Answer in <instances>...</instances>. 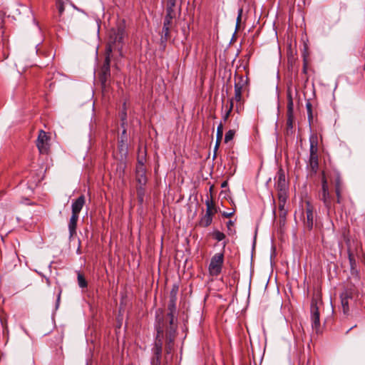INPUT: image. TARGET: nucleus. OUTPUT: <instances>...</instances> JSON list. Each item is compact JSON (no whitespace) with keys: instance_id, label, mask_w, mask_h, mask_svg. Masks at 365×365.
Wrapping results in <instances>:
<instances>
[{"instance_id":"nucleus-38","label":"nucleus","mask_w":365,"mask_h":365,"mask_svg":"<svg viewBox=\"0 0 365 365\" xmlns=\"http://www.w3.org/2000/svg\"><path fill=\"white\" fill-rule=\"evenodd\" d=\"M242 15V9H240L238 10L237 18V28L239 26V24L241 22Z\"/></svg>"},{"instance_id":"nucleus-4","label":"nucleus","mask_w":365,"mask_h":365,"mask_svg":"<svg viewBox=\"0 0 365 365\" xmlns=\"http://www.w3.org/2000/svg\"><path fill=\"white\" fill-rule=\"evenodd\" d=\"M125 37V29L122 26L112 29L110 32L108 46H111L112 50H118L121 52L123 48V40Z\"/></svg>"},{"instance_id":"nucleus-42","label":"nucleus","mask_w":365,"mask_h":365,"mask_svg":"<svg viewBox=\"0 0 365 365\" xmlns=\"http://www.w3.org/2000/svg\"><path fill=\"white\" fill-rule=\"evenodd\" d=\"M232 225V221H229L228 224H227V226L229 227L230 225Z\"/></svg>"},{"instance_id":"nucleus-10","label":"nucleus","mask_w":365,"mask_h":365,"mask_svg":"<svg viewBox=\"0 0 365 365\" xmlns=\"http://www.w3.org/2000/svg\"><path fill=\"white\" fill-rule=\"evenodd\" d=\"M276 187L279 191V193L286 194V190L287 187V182L284 171L280 168L277 175Z\"/></svg>"},{"instance_id":"nucleus-30","label":"nucleus","mask_w":365,"mask_h":365,"mask_svg":"<svg viewBox=\"0 0 365 365\" xmlns=\"http://www.w3.org/2000/svg\"><path fill=\"white\" fill-rule=\"evenodd\" d=\"M213 237L218 242L223 240L225 238V235L220 231H215L212 234Z\"/></svg>"},{"instance_id":"nucleus-2","label":"nucleus","mask_w":365,"mask_h":365,"mask_svg":"<svg viewBox=\"0 0 365 365\" xmlns=\"http://www.w3.org/2000/svg\"><path fill=\"white\" fill-rule=\"evenodd\" d=\"M319 198L323 202L324 205L327 209L328 212L334 210V200L329 192L328 181L324 172H322V190L319 193Z\"/></svg>"},{"instance_id":"nucleus-24","label":"nucleus","mask_w":365,"mask_h":365,"mask_svg":"<svg viewBox=\"0 0 365 365\" xmlns=\"http://www.w3.org/2000/svg\"><path fill=\"white\" fill-rule=\"evenodd\" d=\"M112 51L113 50H112L111 46L107 47V48H106L107 54H106V57L105 62H104L103 68H107L108 67V68H110V53H111Z\"/></svg>"},{"instance_id":"nucleus-20","label":"nucleus","mask_w":365,"mask_h":365,"mask_svg":"<svg viewBox=\"0 0 365 365\" xmlns=\"http://www.w3.org/2000/svg\"><path fill=\"white\" fill-rule=\"evenodd\" d=\"M170 327L167 328L166 329V351L168 354L170 353L171 350L173 349V345L175 340L176 331L174 332L173 337L172 340L170 339V334H169Z\"/></svg>"},{"instance_id":"nucleus-34","label":"nucleus","mask_w":365,"mask_h":365,"mask_svg":"<svg viewBox=\"0 0 365 365\" xmlns=\"http://www.w3.org/2000/svg\"><path fill=\"white\" fill-rule=\"evenodd\" d=\"M232 108H233V99L232 98V99H230V106H229V108H228V110L226 111V113H225V115H224V116H223V118H224V120H226L228 118V117L230 116V113H231V111H232Z\"/></svg>"},{"instance_id":"nucleus-15","label":"nucleus","mask_w":365,"mask_h":365,"mask_svg":"<svg viewBox=\"0 0 365 365\" xmlns=\"http://www.w3.org/2000/svg\"><path fill=\"white\" fill-rule=\"evenodd\" d=\"M79 216L71 214L68 222L69 238L71 239L76 235L77 222Z\"/></svg>"},{"instance_id":"nucleus-40","label":"nucleus","mask_w":365,"mask_h":365,"mask_svg":"<svg viewBox=\"0 0 365 365\" xmlns=\"http://www.w3.org/2000/svg\"><path fill=\"white\" fill-rule=\"evenodd\" d=\"M234 212H224L222 215L225 217H230L233 215Z\"/></svg>"},{"instance_id":"nucleus-22","label":"nucleus","mask_w":365,"mask_h":365,"mask_svg":"<svg viewBox=\"0 0 365 365\" xmlns=\"http://www.w3.org/2000/svg\"><path fill=\"white\" fill-rule=\"evenodd\" d=\"M287 132L289 130L292 132V129L294 127V110L293 111H289L287 110Z\"/></svg>"},{"instance_id":"nucleus-35","label":"nucleus","mask_w":365,"mask_h":365,"mask_svg":"<svg viewBox=\"0 0 365 365\" xmlns=\"http://www.w3.org/2000/svg\"><path fill=\"white\" fill-rule=\"evenodd\" d=\"M178 291V287H174L170 293V299L177 300V294Z\"/></svg>"},{"instance_id":"nucleus-9","label":"nucleus","mask_w":365,"mask_h":365,"mask_svg":"<svg viewBox=\"0 0 365 365\" xmlns=\"http://www.w3.org/2000/svg\"><path fill=\"white\" fill-rule=\"evenodd\" d=\"M311 319L312 327L317 331L320 327V319L317 301L314 298L312 299L311 302Z\"/></svg>"},{"instance_id":"nucleus-23","label":"nucleus","mask_w":365,"mask_h":365,"mask_svg":"<svg viewBox=\"0 0 365 365\" xmlns=\"http://www.w3.org/2000/svg\"><path fill=\"white\" fill-rule=\"evenodd\" d=\"M222 135H223V126H222V124L220 123L217 128V139H216V144H215V150L218 148V147L220 144V142L222 138Z\"/></svg>"},{"instance_id":"nucleus-5","label":"nucleus","mask_w":365,"mask_h":365,"mask_svg":"<svg viewBox=\"0 0 365 365\" xmlns=\"http://www.w3.org/2000/svg\"><path fill=\"white\" fill-rule=\"evenodd\" d=\"M224 264V254L222 252L216 253L211 258L208 267L209 273L212 277L218 276L222 269Z\"/></svg>"},{"instance_id":"nucleus-31","label":"nucleus","mask_w":365,"mask_h":365,"mask_svg":"<svg viewBox=\"0 0 365 365\" xmlns=\"http://www.w3.org/2000/svg\"><path fill=\"white\" fill-rule=\"evenodd\" d=\"M235 130H228L226 133H225V143H228L229 141H230L231 140L233 139L234 136H235Z\"/></svg>"},{"instance_id":"nucleus-12","label":"nucleus","mask_w":365,"mask_h":365,"mask_svg":"<svg viewBox=\"0 0 365 365\" xmlns=\"http://www.w3.org/2000/svg\"><path fill=\"white\" fill-rule=\"evenodd\" d=\"M248 78L244 76H239V81L235 84V100L240 102L242 100V92L244 86L247 84Z\"/></svg>"},{"instance_id":"nucleus-36","label":"nucleus","mask_w":365,"mask_h":365,"mask_svg":"<svg viewBox=\"0 0 365 365\" xmlns=\"http://www.w3.org/2000/svg\"><path fill=\"white\" fill-rule=\"evenodd\" d=\"M143 186L144 185H140L137 189L138 198L140 202H143V194H144Z\"/></svg>"},{"instance_id":"nucleus-33","label":"nucleus","mask_w":365,"mask_h":365,"mask_svg":"<svg viewBox=\"0 0 365 365\" xmlns=\"http://www.w3.org/2000/svg\"><path fill=\"white\" fill-rule=\"evenodd\" d=\"M287 215V210H279V217L280 223H284L285 222Z\"/></svg>"},{"instance_id":"nucleus-39","label":"nucleus","mask_w":365,"mask_h":365,"mask_svg":"<svg viewBox=\"0 0 365 365\" xmlns=\"http://www.w3.org/2000/svg\"><path fill=\"white\" fill-rule=\"evenodd\" d=\"M178 0H168L166 6L175 7Z\"/></svg>"},{"instance_id":"nucleus-29","label":"nucleus","mask_w":365,"mask_h":365,"mask_svg":"<svg viewBox=\"0 0 365 365\" xmlns=\"http://www.w3.org/2000/svg\"><path fill=\"white\" fill-rule=\"evenodd\" d=\"M78 283L80 287L81 288H86L88 286L87 281L86 280L83 275L81 273L78 274Z\"/></svg>"},{"instance_id":"nucleus-43","label":"nucleus","mask_w":365,"mask_h":365,"mask_svg":"<svg viewBox=\"0 0 365 365\" xmlns=\"http://www.w3.org/2000/svg\"><path fill=\"white\" fill-rule=\"evenodd\" d=\"M304 71H306V63H304Z\"/></svg>"},{"instance_id":"nucleus-13","label":"nucleus","mask_w":365,"mask_h":365,"mask_svg":"<svg viewBox=\"0 0 365 365\" xmlns=\"http://www.w3.org/2000/svg\"><path fill=\"white\" fill-rule=\"evenodd\" d=\"M86 203V197L83 195L79 196L72 202L71 214L79 216V213Z\"/></svg>"},{"instance_id":"nucleus-27","label":"nucleus","mask_w":365,"mask_h":365,"mask_svg":"<svg viewBox=\"0 0 365 365\" xmlns=\"http://www.w3.org/2000/svg\"><path fill=\"white\" fill-rule=\"evenodd\" d=\"M286 203V194L284 193H279V210H286L284 208Z\"/></svg>"},{"instance_id":"nucleus-8","label":"nucleus","mask_w":365,"mask_h":365,"mask_svg":"<svg viewBox=\"0 0 365 365\" xmlns=\"http://www.w3.org/2000/svg\"><path fill=\"white\" fill-rule=\"evenodd\" d=\"M167 328H169L168 325L164 324L163 320L161 322L158 319V322L155 324V329L157 331L155 344L153 347L163 348V341L164 338V332L166 333Z\"/></svg>"},{"instance_id":"nucleus-44","label":"nucleus","mask_w":365,"mask_h":365,"mask_svg":"<svg viewBox=\"0 0 365 365\" xmlns=\"http://www.w3.org/2000/svg\"><path fill=\"white\" fill-rule=\"evenodd\" d=\"M180 10H181V6L180 5L179 6V11H180Z\"/></svg>"},{"instance_id":"nucleus-41","label":"nucleus","mask_w":365,"mask_h":365,"mask_svg":"<svg viewBox=\"0 0 365 365\" xmlns=\"http://www.w3.org/2000/svg\"><path fill=\"white\" fill-rule=\"evenodd\" d=\"M227 182L226 181L223 182L221 185L222 187H225L227 186Z\"/></svg>"},{"instance_id":"nucleus-32","label":"nucleus","mask_w":365,"mask_h":365,"mask_svg":"<svg viewBox=\"0 0 365 365\" xmlns=\"http://www.w3.org/2000/svg\"><path fill=\"white\" fill-rule=\"evenodd\" d=\"M205 204H206V206H207L206 210H209L210 211V214L214 215L215 212V210H215V205H214L212 201L207 200Z\"/></svg>"},{"instance_id":"nucleus-37","label":"nucleus","mask_w":365,"mask_h":365,"mask_svg":"<svg viewBox=\"0 0 365 365\" xmlns=\"http://www.w3.org/2000/svg\"><path fill=\"white\" fill-rule=\"evenodd\" d=\"M341 304H342V307H343V310H344V312L346 314L349 311V303H348V299L344 298V299H341Z\"/></svg>"},{"instance_id":"nucleus-28","label":"nucleus","mask_w":365,"mask_h":365,"mask_svg":"<svg viewBox=\"0 0 365 365\" xmlns=\"http://www.w3.org/2000/svg\"><path fill=\"white\" fill-rule=\"evenodd\" d=\"M306 108H307V110L308 120H309V123H311L313 120V114H312V105L309 101L307 102Z\"/></svg>"},{"instance_id":"nucleus-19","label":"nucleus","mask_w":365,"mask_h":365,"mask_svg":"<svg viewBox=\"0 0 365 365\" xmlns=\"http://www.w3.org/2000/svg\"><path fill=\"white\" fill-rule=\"evenodd\" d=\"M172 27V26L165 25V24H163L162 34L160 37V41L162 43H165L170 38V31Z\"/></svg>"},{"instance_id":"nucleus-26","label":"nucleus","mask_w":365,"mask_h":365,"mask_svg":"<svg viewBox=\"0 0 365 365\" xmlns=\"http://www.w3.org/2000/svg\"><path fill=\"white\" fill-rule=\"evenodd\" d=\"M68 1V0H56V7L58 11L59 16H61L64 11V5Z\"/></svg>"},{"instance_id":"nucleus-17","label":"nucleus","mask_w":365,"mask_h":365,"mask_svg":"<svg viewBox=\"0 0 365 365\" xmlns=\"http://www.w3.org/2000/svg\"><path fill=\"white\" fill-rule=\"evenodd\" d=\"M214 215L210 214L209 210H206L204 216H202L200 220L199 225L201 227H207L211 225L212 222V216Z\"/></svg>"},{"instance_id":"nucleus-21","label":"nucleus","mask_w":365,"mask_h":365,"mask_svg":"<svg viewBox=\"0 0 365 365\" xmlns=\"http://www.w3.org/2000/svg\"><path fill=\"white\" fill-rule=\"evenodd\" d=\"M110 68H108V67L102 68V71H101V73L99 76V78H100V81H101L102 85H103V86L106 85L108 78L110 77Z\"/></svg>"},{"instance_id":"nucleus-7","label":"nucleus","mask_w":365,"mask_h":365,"mask_svg":"<svg viewBox=\"0 0 365 365\" xmlns=\"http://www.w3.org/2000/svg\"><path fill=\"white\" fill-rule=\"evenodd\" d=\"M50 136L41 130L36 140V146L41 154H47L50 149Z\"/></svg>"},{"instance_id":"nucleus-6","label":"nucleus","mask_w":365,"mask_h":365,"mask_svg":"<svg viewBox=\"0 0 365 365\" xmlns=\"http://www.w3.org/2000/svg\"><path fill=\"white\" fill-rule=\"evenodd\" d=\"M305 210L304 212L303 224L304 228L307 230H311L314 225V207L309 201L305 202Z\"/></svg>"},{"instance_id":"nucleus-16","label":"nucleus","mask_w":365,"mask_h":365,"mask_svg":"<svg viewBox=\"0 0 365 365\" xmlns=\"http://www.w3.org/2000/svg\"><path fill=\"white\" fill-rule=\"evenodd\" d=\"M342 190H343V188H342V185H341V178H340L339 175L337 174L336 178L335 179V193H336V202L339 205H341L342 203V196H341Z\"/></svg>"},{"instance_id":"nucleus-25","label":"nucleus","mask_w":365,"mask_h":365,"mask_svg":"<svg viewBox=\"0 0 365 365\" xmlns=\"http://www.w3.org/2000/svg\"><path fill=\"white\" fill-rule=\"evenodd\" d=\"M287 110H289L290 112L293 111L294 110V103H293L292 92L290 90L287 91Z\"/></svg>"},{"instance_id":"nucleus-3","label":"nucleus","mask_w":365,"mask_h":365,"mask_svg":"<svg viewBox=\"0 0 365 365\" xmlns=\"http://www.w3.org/2000/svg\"><path fill=\"white\" fill-rule=\"evenodd\" d=\"M309 160L308 167L310 170L316 173L319 167V156H318V138L314 134L309 137Z\"/></svg>"},{"instance_id":"nucleus-18","label":"nucleus","mask_w":365,"mask_h":365,"mask_svg":"<svg viewBox=\"0 0 365 365\" xmlns=\"http://www.w3.org/2000/svg\"><path fill=\"white\" fill-rule=\"evenodd\" d=\"M162 349H163V348H158V347L153 348V355H154L153 358L152 359L153 365H160V364Z\"/></svg>"},{"instance_id":"nucleus-14","label":"nucleus","mask_w":365,"mask_h":365,"mask_svg":"<svg viewBox=\"0 0 365 365\" xmlns=\"http://www.w3.org/2000/svg\"><path fill=\"white\" fill-rule=\"evenodd\" d=\"M176 18V11L175 7L166 6V14L164 18L163 24L165 25H173V20Z\"/></svg>"},{"instance_id":"nucleus-1","label":"nucleus","mask_w":365,"mask_h":365,"mask_svg":"<svg viewBox=\"0 0 365 365\" xmlns=\"http://www.w3.org/2000/svg\"><path fill=\"white\" fill-rule=\"evenodd\" d=\"M176 301L173 299H170L168 305V312L165 317L161 316L157 313L156 319L157 322H158V319H160L162 322L163 320L164 324L165 325H168L170 327V339L172 340L174 332L177 330V319L175 318L176 314Z\"/></svg>"},{"instance_id":"nucleus-11","label":"nucleus","mask_w":365,"mask_h":365,"mask_svg":"<svg viewBox=\"0 0 365 365\" xmlns=\"http://www.w3.org/2000/svg\"><path fill=\"white\" fill-rule=\"evenodd\" d=\"M135 178L139 185H145L147 182L146 170L142 162H138L135 170Z\"/></svg>"}]
</instances>
